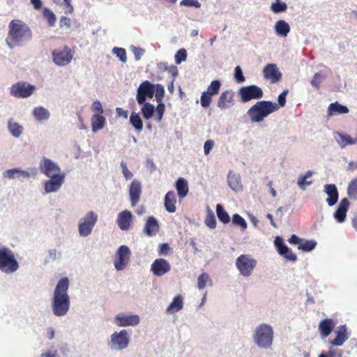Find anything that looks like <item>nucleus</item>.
Returning a JSON list of instances; mask_svg holds the SVG:
<instances>
[{"label":"nucleus","instance_id":"52","mask_svg":"<svg viewBox=\"0 0 357 357\" xmlns=\"http://www.w3.org/2000/svg\"><path fill=\"white\" fill-rule=\"evenodd\" d=\"M205 224L211 229H214L216 227V220L215 215L213 213H209L205 219Z\"/></svg>","mask_w":357,"mask_h":357},{"label":"nucleus","instance_id":"2","mask_svg":"<svg viewBox=\"0 0 357 357\" xmlns=\"http://www.w3.org/2000/svg\"><path fill=\"white\" fill-rule=\"evenodd\" d=\"M69 280L62 278L57 283L54 291L52 307L54 315L62 317L67 314L70 308V297L68 294Z\"/></svg>","mask_w":357,"mask_h":357},{"label":"nucleus","instance_id":"62","mask_svg":"<svg viewBox=\"0 0 357 357\" xmlns=\"http://www.w3.org/2000/svg\"><path fill=\"white\" fill-rule=\"evenodd\" d=\"M31 174L26 171L17 169V178L20 179L29 178Z\"/></svg>","mask_w":357,"mask_h":357},{"label":"nucleus","instance_id":"59","mask_svg":"<svg viewBox=\"0 0 357 357\" xmlns=\"http://www.w3.org/2000/svg\"><path fill=\"white\" fill-rule=\"evenodd\" d=\"M121 167L122 168V173L126 179H130L132 177V174L128 170L127 165L125 162H121Z\"/></svg>","mask_w":357,"mask_h":357},{"label":"nucleus","instance_id":"55","mask_svg":"<svg viewBox=\"0 0 357 357\" xmlns=\"http://www.w3.org/2000/svg\"><path fill=\"white\" fill-rule=\"evenodd\" d=\"M180 5L187 7H195L197 8H199L201 7V3L198 0H182L180 2Z\"/></svg>","mask_w":357,"mask_h":357},{"label":"nucleus","instance_id":"21","mask_svg":"<svg viewBox=\"0 0 357 357\" xmlns=\"http://www.w3.org/2000/svg\"><path fill=\"white\" fill-rule=\"evenodd\" d=\"M50 179L44 184L46 193L56 192L64 182L65 175L50 177Z\"/></svg>","mask_w":357,"mask_h":357},{"label":"nucleus","instance_id":"5","mask_svg":"<svg viewBox=\"0 0 357 357\" xmlns=\"http://www.w3.org/2000/svg\"><path fill=\"white\" fill-rule=\"evenodd\" d=\"M18 268L19 264L14 253L8 248H0V270L6 273H12Z\"/></svg>","mask_w":357,"mask_h":357},{"label":"nucleus","instance_id":"38","mask_svg":"<svg viewBox=\"0 0 357 357\" xmlns=\"http://www.w3.org/2000/svg\"><path fill=\"white\" fill-rule=\"evenodd\" d=\"M312 175V172L311 171H307L305 175L300 176L298 179V187L305 190L306 189V186L310 185L312 183V181H307V179L311 177Z\"/></svg>","mask_w":357,"mask_h":357},{"label":"nucleus","instance_id":"41","mask_svg":"<svg viewBox=\"0 0 357 357\" xmlns=\"http://www.w3.org/2000/svg\"><path fill=\"white\" fill-rule=\"evenodd\" d=\"M216 213L218 219L224 224L229 223L230 221V217L228 213L224 209L222 205L218 204L216 206Z\"/></svg>","mask_w":357,"mask_h":357},{"label":"nucleus","instance_id":"56","mask_svg":"<svg viewBox=\"0 0 357 357\" xmlns=\"http://www.w3.org/2000/svg\"><path fill=\"white\" fill-rule=\"evenodd\" d=\"M172 248L169 245L168 243H162L159 245L158 254L159 255H167Z\"/></svg>","mask_w":357,"mask_h":357},{"label":"nucleus","instance_id":"24","mask_svg":"<svg viewBox=\"0 0 357 357\" xmlns=\"http://www.w3.org/2000/svg\"><path fill=\"white\" fill-rule=\"evenodd\" d=\"M324 192L328 197L326 199L328 205L330 206L335 205L339 197V193L336 185L335 184H326L324 185Z\"/></svg>","mask_w":357,"mask_h":357},{"label":"nucleus","instance_id":"16","mask_svg":"<svg viewBox=\"0 0 357 357\" xmlns=\"http://www.w3.org/2000/svg\"><path fill=\"white\" fill-rule=\"evenodd\" d=\"M171 270L170 264L163 258H158L153 261L151 271L155 276H162Z\"/></svg>","mask_w":357,"mask_h":357},{"label":"nucleus","instance_id":"60","mask_svg":"<svg viewBox=\"0 0 357 357\" xmlns=\"http://www.w3.org/2000/svg\"><path fill=\"white\" fill-rule=\"evenodd\" d=\"M92 109L93 112H97L96 114H102L103 113V109L100 101L96 100L92 105Z\"/></svg>","mask_w":357,"mask_h":357},{"label":"nucleus","instance_id":"45","mask_svg":"<svg viewBox=\"0 0 357 357\" xmlns=\"http://www.w3.org/2000/svg\"><path fill=\"white\" fill-rule=\"evenodd\" d=\"M347 195L351 199H357V176L349 183Z\"/></svg>","mask_w":357,"mask_h":357},{"label":"nucleus","instance_id":"22","mask_svg":"<svg viewBox=\"0 0 357 357\" xmlns=\"http://www.w3.org/2000/svg\"><path fill=\"white\" fill-rule=\"evenodd\" d=\"M142 193V185L137 180H133L130 185L129 194L131 205L135 206L139 202Z\"/></svg>","mask_w":357,"mask_h":357},{"label":"nucleus","instance_id":"15","mask_svg":"<svg viewBox=\"0 0 357 357\" xmlns=\"http://www.w3.org/2000/svg\"><path fill=\"white\" fill-rule=\"evenodd\" d=\"M40 170L47 177L63 174H61V169L56 163L46 158H43L40 164Z\"/></svg>","mask_w":357,"mask_h":357},{"label":"nucleus","instance_id":"28","mask_svg":"<svg viewBox=\"0 0 357 357\" xmlns=\"http://www.w3.org/2000/svg\"><path fill=\"white\" fill-rule=\"evenodd\" d=\"M227 182L229 187L234 191L238 192L243 189V185L239 174L229 172L227 176Z\"/></svg>","mask_w":357,"mask_h":357},{"label":"nucleus","instance_id":"42","mask_svg":"<svg viewBox=\"0 0 357 357\" xmlns=\"http://www.w3.org/2000/svg\"><path fill=\"white\" fill-rule=\"evenodd\" d=\"M143 105V107H142V114L143 117L145 119H151L155 112V107L154 106L149 103V102H144Z\"/></svg>","mask_w":357,"mask_h":357},{"label":"nucleus","instance_id":"61","mask_svg":"<svg viewBox=\"0 0 357 357\" xmlns=\"http://www.w3.org/2000/svg\"><path fill=\"white\" fill-rule=\"evenodd\" d=\"M17 169L14 168L11 169L6 170L4 173V177L8 178H17Z\"/></svg>","mask_w":357,"mask_h":357},{"label":"nucleus","instance_id":"30","mask_svg":"<svg viewBox=\"0 0 357 357\" xmlns=\"http://www.w3.org/2000/svg\"><path fill=\"white\" fill-rule=\"evenodd\" d=\"M348 112V107L347 106L338 103V102L330 104L328 107V114L330 116L347 114Z\"/></svg>","mask_w":357,"mask_h":357},{"label":"nucleus","instance_id":"20","mask_svg":"<svg viewBox=\"0 0 357 357\" xmlns=\"http://www.w3.org/2000/svg\"><path fill=\"white\" fill-rule=\"evenodd\" d=\"M139 322V317L132 314H119L115 317V323L119 326H136Z\"/></svg>","mask_w":357,"mask_h":357},{"label":"nucleus","instance_id":"4","mask_svg":"<svg viewBox=\"0 0 357 357\" xmlns=\"http://www.w3.org/2000/svg\"><path fill=\"white\" fill-rule=\"evenodd\" d=\"M273 328L268 324H261L257 327L254 340L261 348H269L273 343Z\"/></svg>","mask_w":357,"mask_h":357},{"label":"nucleus","instance_id":"57","mask_svg":"<svg viewBox=\"0 0 357 357\" xmlns=\"http://www.w3.org/2000/svg\"><path fill=\"white\" fill-rule=\"evenodd\" d=\"M289 91L287 89L284 90L278 96V107H284L286 104V97L288 94Z\"/></svg>","mask_w":357,"mask_h":357},{"label":"nucleus","instance_id":"17","mask_svg":"<svg viewBox=\"0 0 357 357\" xmlns=\"http://www.w3.org/2000/svg\"><path fill=\"white\" fill-rule=\"evenodd\" d=\"M275 245L278 253L283 256L286 260L293 262L297 260L296 255L283 243L280 237L278 236L275 238Z\"/></svg>","mask_w":357,"mask_h":357},{"label":"nucleus","instance_id":"7","mask_svg":"<svg viewBox=\"0 0 357 357\" xmlns=\"http://www.w3.org/2000/svg\"><path fill=\"white\" fill-rule=\"evenodd\" d=\"M98 220V215L93 211H89L81 219L79 224V233L82 236H89Z\"/></svg>","mask_w":357,"mask_h":357},{"label":"nucleus","instance_id":"3","mask_svg":"<svg viewBox=\"0 0 357 357\" xmlns=\"http://www.w3.org/2000/svg\"><path fill=\"white\" fill-rule=\"evenodd\" d=\"M279 107L275 102L268 100L257 102L247 112L251 122L259 123L264 120L269 114L278 110Z\"/></svg>","mask_w":357,"mask_h":357},{"label":"nucleus","instance_id":"9","mask_svg":"<svg viewBox=\"0 0 357 357\" xmlns=\"http://www.w3.org/2000/svg\"><path fill=\"white\" fill-rule=\"evenodd\" d=\"M73 56L74 52L66 45L61 50H54L52 51V60L59 66H64L69 64Z\"/></svg>","mask_w":357,"mask_h":357},{"label":"nucleus","instance_id":"54","mask_svg":"<svg viewBox=\"0 0 357 357\" xmlns=\"http://www.w3.org/2000/svg\"><path fill=\"white\" fill-rule=\"evenodd\" d=\"M113 52L119 58V59L126 62L127 60L126 52L124 49L120 47H114L113 49Z\"/></svg>","mask_w":357,"mask_h":357},{"label":"nucleus","instance_id":"14","mask_svg":"<svg viewBox=\"0 0 357 357\" xmlns=\"http://www.w3.org/2000/svg\"><path fill=\"white\" fill-rule=\"evenodd\" d=\"M131 252L126 245H121L117 250L116 259L114 261V266L116 270H123L129 262Z\"/></svg>","mask_w":357,"mask_h":357},{"label":"nucleus","instance_id":"40","mask_svg":"<svg viewBox=\"0 0 357 357\" xmlns=\"http://www.w3.org/2000/svg\"><path fill=\"white\" fill-rule=\"evenodd\" d=\"M348 337L346 333L345 329L343 331L340 330L337 332L336 337L335 339L331 340V344L334 346H342L344 342L347 340Z\"/></svg>","mask_w":357,"mask_h":357},{"label":"nucleus","instance_id":"44","mask_svg":"<svg viewBox=\"0 0 357 357\" xmlns=\"http://www.w3.org/2000/svg\"><path fill=\"white\" fill-rule=\"evenodd\" d=\"M212 284V280L206 273H202L197 279V287L199 289H203L207 284Z\"/></svg>","mask_w":357,"mask_h":357},{"label":"nucleus","instance_id":"53","mask_svg":"<svg viewBox=\"0 0 357 357\" xmlns=\"http://www.w3.org/2000/svg\"><path fill=\"white\" fill-rule=\"evenodd\" d=\"M234 78L238 83H242L245 80L242 69L239 66L234 69Z\"/></svg>","mask_w":357,"mask_h":357},{"label":"nucleus","instance_id":"10","mask_svg":"<svg viewBox=\"0 0 357 357\" xmlns=\"http://www.w3.org/2000/svg\"><path fill=\"white\" fill-rule=\"evenodd\" d=\"M155 93V85L149 81L142 82L137 88L136 100L139 105L144 104L147 98H152Z\"/></svg>","mask_w":357,"mask_h":357},{"label":"nucleus","instance_id":"34","mask_svg":"<svg viewBox=\"0 0 357 357\" xmlns=\"http://www.w3.org/2000/svg\"><path fill=\"white\" fill-rule=\"evenodd\" d=\"M106 119L101 114H93L91 118V126L93 132H96L105 126Z\"/></svg>","mask_w":357,"mask_h":357},{"label":"nucleus","instance_id":"50","mask_svg":"<svg viewBox=\"0 0 357 357\" xmlns=\"http://www.w3.org/2000/svg\"><path fill=\"white\" fill-rule=\"evenodd\" d=\"M155 99L158 102H160L164 98L165 89L161 84H157L155 85Z\"/></svg>","mask_w":357,"mask_h":357},{"label":"nucleus","instance_id":"31","mask_svg":"<svg viewBox=\"0 0 357 357\" xmlns=\"http://www.w3.org/2000/svg\"><path fill=\"white\" fill-rule=\"evenodd\" d=\"M175 187L180 198L185 197L189 192L188 182L184 178H178L176 182Z\"/></svg>","mask_w":357,"mask_h":357},{"label":"nucleus","instance_id":"18","mask_svg":"<svg viewBox=\"0 0 357 357\" xmlns=\"http://www.w3.org/2000/svg\"><path fill=\"white\" fill-rule=\"evenodd\" d=\"M234 92L231 90L223 91L218 98V107L222 110L231 107L234 105Z\"/></svg>","mask_w":357,"mask_h":357},{"label":"nucleus","instance_id":"8","mask_svg":"<svg viewBox=\"0 0 357 357\" xmlns=\"http://www.w3.org/2000/svg\"><path fill=\"white\" fill-rule=\"evenodd\" d=\"M36 90L34 85L26 82H19L10 87V94L18 98H25L31 96Z\"/></svg>","mask_w":357,"mask_h":357},{"label":"nucleus","instance_id":"49","mask_svg":"<svg viewBox=\"0 0 357 357\" xmlns=\"http://www.w3.org/2000/svg\"><path fill=\"white\" fill-rule=\"evenodd\" d=\"M155 119L158 122L162 121L165 111V105L164 103L160 102L157 107L155 108Z\"/></svg>","mask_w":357,"mask_h":357},{"label":"nucleus","instance_id":"64","mask_svg":"<svg viewBox=\"0 0 357 357\" xmlns=\"http://www.w3.org/2000/svg\"><path fill=\"white\" fill-rule=\"evenodd\" d=\"M40 357H59L57 350L48 351L40 354Z\"/></svg>","mask_w":357,"mask_h":357},{"label":"nucleus","instance_id":"37","mask_svg":"<svg viewBox=\"0 0 357 357\" xmlns=\"http://www.w3.org/2000/svg\"><path fill=\"white\" fill-rule=\"evenodd\" d=\"M317 242L314 240L302 239L298 249L303 252H310L315 248Z\"/></svg>","mask_w":357,"mask_h":357},{"label":"nucleus","instance_id":"27","mask_svg":"<svg viewBox=\"0 0 357 357\" xmlns=\"http://www.w3.org/2000/svg\"><path fill=\"white\" fill-rule=\"evenodd\" d=\"M176 197L173 190L169 191L165 196V208L169 213H174L176 207Z\"/></svg>","mask_w":357,"mask_h":357},{"label":"nucleus","instance_id":"23","mask_svg":"<svg viewBox=\"0 0 357 357\" xmlns=\"http://www.w3.org/2000/svg\"><path fill=\"white\" fill-rule=\"evenodd\" d=\"M349 205L350 202L347 198H343L340 201L337 210L334 213V218L337 222L340 223L344 222Z\"/></svg>","mask_w":357,"mask_h":357},{"label":"nucleus","instance_id":"32","mask_svg":"<svg viewBox=\"0 0 357 357\" xmlns=\"http://www.w3.org/2000/svg\"><path fill=\"white\" fill-rule=\"evenodd\" d=\"M183 299L181 295L176 296L167 308V312L172 314L177 312L183 308Z\"/></svg>","mask_w":357,"mask_h":357},{"label":"nucleus","instance_id":"13","mask_svg":"<svg viewBox=\"0 0 357 357\" xmlns=\"http://www.w3.org/2000/svg\"><path fill=\"white\" fill-rule=\"evenodd\" d=\"M129 341L128 332L121 330L119 333L115 332L111 335L110 347L114 350H122L128 347Z\"/></svg>","mask_w":357,"mask_h":357},{"label":"nucleus","instance_id":"33","mask_svg":"<svg viewBox=\"0 0 357 357\" xmlns=\"http://www.w3.org/2000/svg\"><path fill=\"white\" fill-rule=\"evenodd\" d=\"M275 30L278 36L285 37L290 31V26L284 20H279L275 24Z\"/></svg>","mask_w":357,"mask_h":357},{"label":"nucleus","instance_id":"25","mask_svg":"<svg viewBox=\"0 0 357 357\" xmlns=\"http://www.w3.org/2000/svg\"><path fill=\"white\" fill-rule=\"evenodd\" d=\"M132 213L127 210L121 212L117 218V222L121 230H128L130 228L132 221Z\"/></svg>","mask_w":357,"mask_h":357},{"label":"nucleus","instance_id":"58","mask_svg":"<svg viewBox=\"0 0 357 357\" xmlns=\"http://www.w3.org/2000/svg\"><path fill=\"white\" fill-rule=\"evenodd\" d=\"M321 83V76L319 73H317L314 75L313 79L311 81V84L317 89H319L320 87Z\"/></svg>","mask_w":357,"mask_h":357},{"label":"nucleus","instance_id":"35","mask_svg":"<svg viewBox=\"0 0 357 357\" xmlns=\"http://www.w3.org/2000/svg\"><path fill=\"white\" fill-rule=\"evenodd\" d=\"M336 140L342 148H344L349 144H357V138H351L348 135L338 134Z\"/></svg>","mask_w":357,"mask_h":357},{"label":"nucleus","instance_id":"48","mask_svg":"<svg viewBox=\"0 0 357 357\" xmlns=\"http://www.w3.org/2000/svg\"><path fill=\"white\" fill-rule=\"evenodd\" d=\"M43 16L47 20L48 24L50 26H52L54 25L56 22V17L52 10L45 8L43 10Z\"/></svg>","mask_w":357,"mask_h":357},{"label":"nucleus","instance_id":"11","mask_svg":"<svg viewBox=\"0 0 357 357\" xmlns=\"http://www.w3.org/2000/svg\"><path fill=\"white\" fill-rule=\"evenodd\" d=\"M238 93L243 102H246L253 99H259L264 96L262 89L257 85L241 87Z\"/></svg>","mask_w":357,"mask_h":357},{"label":"nucleus","instance_id":"51","mask_svg":"<svg viewBox=\"0 0 357 357\" xmlns=\"http://www.w3.org/2000/svg\"><path fill=\"white\" fill-rule=\"evenodd\" d=\"M187 59V52L185 49H180L175 54L176 63L179 64Z\"/></svg>","mask_w":357,"mask_h":357},{"label":"nucleus","instance_id":"29","mask_svg":"<svg viewBox=\"0 0 357 357\" xmlns=\"http://www.w3.org/2000/svg\"><path fill=\"white\" fill-rule=\"evenodd\" d=\"M334 327L333 321L331 319H325L319 324V330L324 337H326L332 332Z\"/></svg>","mask_w":357,"mask_h":357},{"label":"nucleus","instance_id":"19","mask_svg":"<svg viewBox=\"0 0 357 357\" xmlns=\"http://www.w3.org/2000/svg\"><path fill=\"white\" fill-rule=\"evenodd\" d=\"M263 74L264 78L270 80L271 83L278 82L282 77L281 73L279 71L278 68L275 63H269L266 65L264 68Z\"/></svg>","mask_w":357,"mask_h":357},{"label":"nucleus","instance_id":"43","mask_svg":"<svg viewBox=\"0 0 357 357\" xmlns=\"http://www.w3.org/2000/svg\"><path fill=\"white\" fill-rule=\"evenodd\" d=\"M8 130L15 137H19L23 131V127L16 122L9 121Z\"/></svg>","mask_w":357,"mask_h":357},{"label":"nucleus","instance_id":"47","mask_svg":"<svg viewBox=\"0 0 357 357\" xmlns=\"http://www.w3.org/2000/svg\"><path fill=\"white\" fill-rule=\"evenodd\" d=\"M232 223L236 226L241 227L243 230H245L248 227L245 219L237 213L233 215Z\"/></svg>","mask_w":357,"mask_h":357},{"label":"nucleus","instance_id":"6","mask_svg":"<svg viewBox=\"0 0 357 357\" xmlns=\"http://www.w3.org/2000/svg\"><path fill=\"white\" fill-rule=\"evenodd\" d=\"M257 264V260L250 255H241L236 260V266L241 275L244 277L250 276L256 268Z\"/></svg>","mask_w":357,"mask_h":357},{"label":"nucleus","instance_id":"39","mask_svg":"<svg viewBox=\"0 0 357 357\" xmlns=\"http://www.w3.org/2000/svg\"><path fill=\"white\" fill-rule=\"evenodd\" d=\"M130 122L135 129L140 132L143 128V122L138 114L132 112L130 116Z\"/></svg>","mask_w":357,"mask_h":357},{"label":"nucleus","instance_id":"1","mask_svg":"<svg viewBox=\"0 0 357 357\" xmlns=\"http://www.w3.org/2000/svg\"><path fill=\"white\" fill-rule=\"evenodd\" d=\"M8 29L6 43L10 49L22 46L32 38L31 28L21 20H12L8 24Z\"/></svg>","mask_w":357,"mask_h":357},{"label":"nucleus","instance_id":"63","mask_svg":"<svg viewBox=\"0 0 357 357\" xmlns=\"http://www.w3.org/2000/svg\"><path fill=\"white\" fill-rule=\"evenodd\" d=\"M213 145H214V143L212 140H207L206 142H205L204 145V153L206 155H208L210 153L211 150L213 147Z\"/></svg>","mask_w":357,"mask_h":357},{"label":"nucleus","instance_id":"46","mask_svg":"<svg viewBox=\"0 0 357 357\" xmlns=\"http://www.w3.org/2000/svg\"><path fill=\"white\" fill-rule=\"evenodd\" d=\"M271 8L275 13L284 12L287 9V6L284 2H281L280 0H276L271 4Z\"/></svg>","mask_w":357,"mask_h":357},{"label":"nucleus","instance_id":"36","mask_svg":"<svg viewBox=\"0 0 357 357\" xmlns=\"http://www.w3.org/2000/svg\"><path fill=\"white\" fill-rule=\"evenodd\" d=\"M33 115L38 121H43L49 119L50 112L43 107H38L33 110Z\"/></svg>","mask_w":357,"mask_h":357},{"label":"nucleus","instance_id":"26","mask_svg":"<svg viewBox=\"0 0 357 357\" xmlns=\"http://www.w3.org/2000/svg\"><path fill=\"white\" fill-rule=\"evenodd\" d=\"M159 231V225L156 219L150 216L145 224L144 231L149 236H155Z\"/></svg>","mask_w":357,"mask_h":357},{"label":"nucleus","instance_id":"12","mask_svg":"<svg viewBox=\"0 0 357 357\" xmlns=\"http://www.w3.org/2000/svg\"><path fill=\"white\" fill-rule=\"evenodd\" d=\"M221 86L219 80H213L207 88V91L202 93L200 98V104L204 108H208L212 101V96L218 94Z\"/></svg>","mask_w":357,"mask_h":357}]
</instances>
